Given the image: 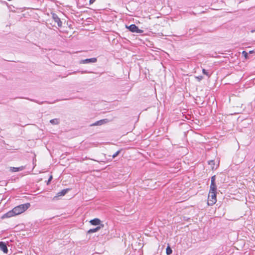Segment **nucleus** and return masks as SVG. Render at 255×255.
I'll list each match as a JSON object with an SVG mask.
<instances>
[{"mask_svg":"<svg viewBox=\"0 0 255 255\" xmlns=\"http://www.w3.org/2000/svg\"><path fill=\"white\" fill-rule=\"evenodd\" d=\"M216 176L214 175L211 177V182L210 188H211L212 190L214 189L217 188L216 185L215 184Z\"/></svg>","mask_w":255,"mask_h":255,"instance_id":"nucleus-8","label":"nucleus"},{"mask_svg":"<svg viewBox=\"0 0 255 255\" xmlns=\"http://www.w3.org/2000/svg\"><path fill=\"white\" fill-rule=\"evenodd\" d=\"M212 169H214V166H212Z\"/></svg>","mask_w":255,"mask_h":255,"instance_id":"nucleus-24","label":"nucleus"},{"mask_svg":"<svg viewBox=\"0 0 255 255\" xmlns=\"http://www.w3.org/2000/svg\"><path fill=\"white\" fill-rule=\"evenodd\" d=\"M95 0H90V1H89L90 4L93 3L95 1Z\"/></svg>","mask_w":255,"mask_h":255,"instance_id":"nucleus-20","label":"nucleus"},{"mask_svg":"<svg viewBox=\"0 0 255 255\" xmlns=\"http://www.w3.org/2000/svg\"><path fill=\"white\" fill-rule=\"evenodd\" d=\"M97 61L96 58H92L89 59H86L84 60H82L80 61V64H88L90 63H95Z\"/></svg>","mask_w":255,"mask_h":255,"instance_id":"nucleus-5","label":"nucleus"},{"mask_svg":"<svg viewBox=\"0 0 255 255\" xmlns=\"http://www.w3.org/2000/svg\"><path fill=\"white\" fill-rule=\"evenodd\" d=\"M172 253V250L169 248L167 247L166 249V254L168 255H170Z\"/></svg>","mask_w":255,"mask_h":255,"instance_id":"nucleus-14","label":"nucleus"},{"mask_svg":"<svg viewBox=\"0 0 255 255\" xmlns=\"http://www.w3.org/2000/svg\"><path fill=\"white\" fill-rule=\"evenodd\" d=\"M101 226H98L95 228L90 229L88 231V233L91 234V233L96 232L98 231L101 229Z\"/></svg>","mask_w":255,"mask_h":255,"instance_id":"nucleus-12","label":"nucleus"},{"mask_svg":"<svg viewBox=\"0 0 255 255\" xmlns=\"http://www.w3.org/2000/svg\"><path fill=\"white\" fill-rule=\"evenodd\" d=\"M52 179V176L51 175L49 177L48 180L47 181V184H48L49 183V182L51 181Z\"/></svg>","mask_w":255,"mask_h":255,"instance_id":"nucleus-19","label":"nucleus"},{"mask_svg":"<svg viewBox=\"0 0 255 255\" xmlns=\"http://www.w3.org/2000/svg\"><path fill=\"white\" fill-rule=\"evenodd\" d=\"M107 119L101 120L91 125V126H101L108 122Z\"/></svg>","mask_w":255,"mask_h":255,"instance_id":"nucleus-6","label":"nucleus"},{"mask_svg":"<svg viewBox=\"0 0 255 255\" xmlns=\"http://www.w3.org/2000/svg\"><path fill=\"white\" fill-rule=\"evenodd\" d=\"M120 152V150L117 151L115 153H114L113 155V156H112L113 158H115L119 154Z\"/></svg>","mask_w":255,"mask_h":255,"instance_id":"nucleus-17","label":"nucleus"},{"mask_svg":"<svg viewBox=\"0 0 255 255\" xmlns=\"http://www.w3.org/2000/svg\"><path fill=\"white\" fill-rule=\"evenodd\" d=\"M202 72L204 74L207 75L208 77H210V75H209V73L205 69H203Z\"/></svg>","mask_w":255,"mask_h":255,"instance_id":"nucleus-15","label":"nucleus"},{"mask_svg":"<svg viewBox=\"0 0 255 255\" xmlns=\"http://www.w3.org/2000/svg\"><path fill=\"white\" fill-rule=\"evenodd\" d=\"M24 168H25V167L23 166H21L19 167H11L10 170L11 171H12V172H18V171H22Z\"/></svg>","mask_w":255,"mask_h":255,"instance_id":"nucleus-9","label":"nucleus"},{"mask_svg":"<svg viewBox=\"0 0 255 255\" xmlns=\"http://www.w3.org/2000/svg\"><path fill=\"white\" fill-rule=\"evenodd\" d=\"M197 78L199 80H201V79H202L203 77H202V76L197 77Z\"/></svg>","mask_w":255,"mask_h":255,"instance_id":"nucleus-21","label":"nucleus"},{"mask_svg":"<svg viewBox=\"0 0 255 255\" xmlns=\"http://www.w3.org/2000/svg\"><path fill=\"white\" fill-rule=\"evenodd\" d=\"M208 163L209 165H211V166L212 165H214V160H210L208 162Z\"/></svg>","mask_w":255,"mask_h":255,"instance_id":"nucleus-18","label":"nucleus"},{"mask_svg":"<svg viewBox=\"0 0 255 255\" xmlns=\"http://www.w3.org/2000/svg\"><path fill=\"white\" fill-rule=\"evenodd\" d=\"M242 54L245 56V57L246 58H247L248 56V53L246 51H243L242 52Z\"/></svg>","mask_w":255,"mask_h":255,"instance_id":"nucleus-16","label":"nucleus"},{"mask_svg":"<svg viewBox=\"0 0 255 255\" xmlns=\"http://www.w3.org/2000/svg\"><path fill=\"white\" fill-rule=\"evenodd\" d=\"M90 223L92 225H95V226L99 225H100L101 221L98 218H95L94 219L91 220L90 221Z\"/></svg>","mask_w":255,"mask_h":255,"instance_id":"nucleus-10","label":"nucleus"},{"mask_svg":"<svg viewBox=\"0 0 255 255\" xmlns=\"http://www.w3.org/2000/svg\"><path fill=\"white\" fill-rule=\"evenodd\" d=\"M30 206V205L28 203L18 205L14 207L12 210L5 214L2 218H10L15 215H19L26 210Z\"/></svg>","mask_w":255,"mask_h":255,"instance_id":"nucleus-1","label":"nucleus"},{"mask_svg":"<svg viewBox=\"0 0 255 255\" xmlns=\"http://www.w3.org/2000/svg\"><path fill=\"white\" fill-rule=\"evenodd\" d=\"M255 31V29L254 30H252L251 31V32H252V33L254 32Z\"/></svg>","mask_w":255,"mask_h":255,"instance_id":"nucleus-22","label":"nucleus"},{"mask_svg":"<svg viewBox=\"0 0 255 255\" xmlns=\"http://www.w3.org/2000/svg\"><path fill=\"white\" fill-rule=\"evenodd\" d=\"M50 123L52 125H58L59 123V120L58 119H54L51 120Z\"/></svg>","mask_w":255,"mask_h":255,"instance_id":"nucleus-13","label":"nucleus"},{"mask_svg":"<svg viewBox=\"0 0 255 255\" xmlns=\"http://www.w3.org/2000/svg\"><path fill=\"white\" fill-rule=\"evenodd\" d=\"M252 52H253V51H250V53H252Z\"/></svg>","mask_w":255,"mask_h":255,"instance_id":"nucleus-23","label":"nucleus"},{"mask_svg":"<svg viewBox=\"0 0 255 255\" xmlns=\"http://www.w3.org/2000/svg\"><path fill=\"white\" fill-rule=\"evenodd\" d=\"M52 17L54 21L57 23L59 27H61L62 26V22L57 14L54 13H52Z\"/></svg>","mask_w":255,"mask_h":255,"instance_id":"nucleus-4","label":"nucleus"},{"mask_svg":"<svg viewBox=\"0 0 255 255\" xmlns=\"http://www.w3.org/2000/svg\"><path fill=\"white\" fill-rule=\"evenodd\" d=\"M68 191V189L62 190L60 192H59L57 193V195L54 197V198H57V197H59V196H62L65 195L67 193Z\"/></svg>","mask_w":255,"mask_h":255,"instance_id":"nucleus-11","label":"nucleus"},{"mask_svg":"<svg viewBox=\"0 0 255 255\" xmlns=\"http://www.w3.org/2000/svg\"><path fill=\"white\" fill-rule=\"evenodd\" d=\"M127 28L132 32L142 33L143 32L142 30L139 29L135 24H131L129 26H127Z\"/></svg>","mask_w":255,"mask_h":255,"instance_id":"nucleus-3","label":"nucleus"},{"mask_svg":"<svg viewBox=\"0 0 255 255\" xmlns=\"http://www.w3.org/2000/svg\"><path fill=\"white\" fill-rule=\"evenodd\" d=\"M0 249L5 254H7L8 250L6 244L3 242H0Z\"/></svg>","mask_w":255,"mask_h":255,"instance_id":"nucleus-7","label":"nucleus"},{"mask_svg":"<svg viewBox=\"0 0 255 255\" xmlns=\"http://www.w3.org/2000/svg\"><path fill=\"white\" fill-rule=\"evenodd\" d=\"M216 190L217 188L214 189L213 190H212L211 188H210L208 202V203L209 205H213V204H215L217 201Z\"/></svg>","mask_w":255,"mask_h":255,"instance_id":"nucleus-2","label":"nucleus"}]
</instances>
